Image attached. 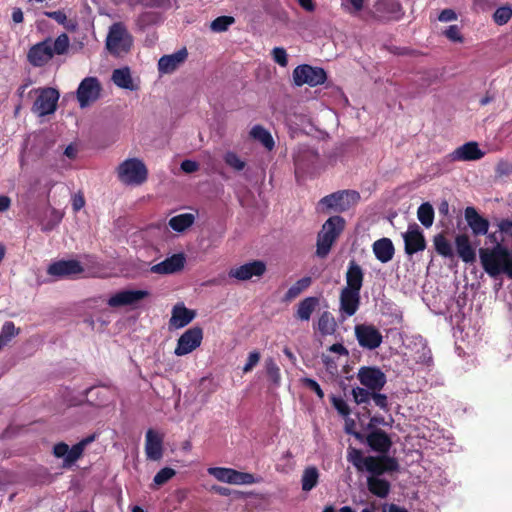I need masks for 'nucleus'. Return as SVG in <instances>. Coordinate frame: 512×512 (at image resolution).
Here are the masks:
<instances>
[{
  "label": "nucleus",
  "instance_id": "nucleus-1",
  "mask_svg": "<svg viewBox=\"0 0 512 512\" xmlns=\"http://www.w3.org/2000/svg\"><path fill=\"white\" fill-rule=\"evenodd\" d=\"M479 258L483 270L492 278L505 274L512 279V249L502 243L479 249Z\"/></svg>",
  "mask_w": 512,
  "mask_h": 512
},
{
  "label": "nucleus",
  "instance_id": "nucleus-2",
  "mask_svg": "<svg viewBox=\"0 0 512 512\" xmlns=\"http://www.w3.org/2000/svg\"><path fill=\"white\" fill-rule=\"evenodd\" d=\"M346 221L342 216L329 217L317 234L316 255L325 258L330 253L332 246L345 229Z\"/></svg>",
  "mask_w": 512,
  "mask_h": 512
},
{
  "label": "nucleus",
  "instance_id": "nucleus-3",
  "mask_svg": "<svg viewBox=\"0 0 512 512\" xmlns=\"http://www.w3.org/2000/svg\"><path fill=\"white\" fill-rule=\"evenodd\" d=\"M485 153L479 148L477 142H467L453 152L447 154L442 160L434 164L435 173L442 174L451 170L450 165L456 161H475L483 158Z\"/></svg>",
  "mask_w": 512,
  "mask_h": 512
},
{
  "label": "nucleus",
  "instance_id": "nucleus-4",
  "mask_svg": "<svg viewBox=\"0 0 512 512\" xmlns=\"http://www.w3.org/2000/svg\"><path fill=\"white\" fill-rule=\"evenodd\" d=\"M360 194L355 190H340L323 197L318 206L321 211L342 213L356 206L360 201Z\"/></svg>",
  "mask_w": 512,
  "mask_h": 512
},
{
  "label": "nucleus",
  "instance_id": "nucleus-5",
  "mask_svg": "<svg viewBox=\"0 0 512 512\" xmlns=\"http://www.w3.org/2000/svg\"><path fill=\"white\" fill-rule=\"evenodd\" d=\"M116 173L122 184L137 186L146 181L148 170L141 159L128 158L118 165Z\"/></svg>",
  "mask_w": 512,
  "mask_h": 512
},
{
  "label": "nucleus",
  "instance_id": "nucleus-6",
  "mask_svg": "<svg viewBox=\"0 0 512 512\" xmlns=\"http://www.w3.org/2000/svg\"><path fill=\"white\" fill-rule=\"evenodd\" d=\"M30 95L34 97L31 111L38 117L51 115L56 111L60 97L57 89L52 87L37 88L32 90Z\"/></svg>",
  "mask_w": 512,
  "mask_h": 512
},
{
  "label": "nucleus",
  "instance_id": "nucleus-7",
  "mask_svg": "<svg viewBox=\"0 0 512 512\" xmlns=\"http://www.w3.org/2000/svg\"><path fill=\"white\" fill-rule=\"evenodd\" d=\"M133 44V38L124 24L114 23L106 38L107 50L115 55L121 56L129 52Z\"/></svg>",
  "mask_w": 512,
  "mask_h": 512
},
{
  "label": "nucleus",
  "instance_id": "nucleus-8",
  "mask_svg": "<svg viewBox=\"0 0 512 512\" xmlns=\"http://www.w3.org/2000/svg\"><path fill=\"white\" fill-rule=\"evenodd\" d=\"M327 79V74L323 68L313 67L308 64L297 66L293 71V80L295 85L317 86L323 84Z\"/></svg>",
  "mask_w": 512,
  "mask_h": 512
},
{
  "label": "nucleus",
  "instance_id": "nucleus-9",
  "mask_svg": "<svg viewBox=\"0 0 512 512\" xmlns=\"http://www.w3.org/2000/svg\"><path fill=\"white\" fill-rule=\"evenodd\" d=\"M357 379L371 391H381L387 382L385 373L376 366H362L358 370Z\"/></svg>",
  "mask_w": 512,
  "mask_h": 512
},
{
  "label": "nucleus",
  "instance_id": "nucleus-10",
  "mask_svg": "<svg viewBox=\"0 0 512 512\" xmlns=\"http://www.w3.org/2000/svg\"><path fill=\"white\" fill-rule=\"evenodd\" d=\"M203 340V330L199 326L187 329L178 339L174 353L184 356L197 349Z\"/></svg>",
  "mask_w": 512,
  "mask_h": 512
},
{
  "label": "nucleus",
  "instance_id": "nucleus-11",
  "mask_svg": "<svg viewBox=\"0 0 512 512\" xmlns=\"http://www.w3.org/2000/svg\"><path fill=\"white\" fill-rule=\"evenodd\" d=\"M145 10L137 19V27L144 33H151L159 20V0H138Z\"/></svg>",
  "mask_w": 512,
  "mask_h": 512
},
{
  "label": "nucleus",
  "instance_id": "nucleus-12",
  "mask_svg": "<svg viewBox=\"0 0 512 512\" xmlns=\"http://www.w3.org/2000/svg\"><path fill=\"white\" fill-rule=\"evenodd\" d=\"M367 472L371 476H381L384 473L397 472L400 469L398 460L388 455L367 456Z\"/></svg>",
  "mask_w": 512,
  "mask_h": 512
},
{
  "label": "nucleus",
  "instance_id": "nucleus-13",
  "mask_svg": "<svg viewBox=\"0 0 512 512\" xmlns=\"http://www.w3.org/2000/svg\"><path fill=\"white\" fill-rule=\"evenodd\" d=\"M355 336L359 345L369 350L378 348L383 341L381 332L371 324L356 325Z\"/></svg>",
  "mask_w": 512,
  "mask_h": 512
},
{
  "label": "nucleus",
  "instance_id": "nucleus-14",
  "mask_svg": "<svg viewBox=\"0 0 512 512\" xmlns=\"http://www.w3.org/2000/svg\"><path fill=\"white\" fill-rule=\"evenodd\" d=\"M101 92V84L96 77L84 78L77 89V100L81 108H85L95 102Z\"/></svg>",
  "mask_w": 512,
  "mask_h": 512
},
{
  "label": "nucleus",
  "instance_id": "nucleus-15",
  "mask_svg": "<svg viewBox=\"0 0 512 512\" xmlns=\"http://www.w3.org/2000/svg\"><path fill=\"white\" fill-rule=\"evenodd\" d=\"M402 236L404 251L408 256L425 250L427 243L422 230L416 223L409 225L408 230Z\"/></svg>",
  "mask_w": 512,
  "mask_h": 512
},
{
  "label": "nucleus",
  "instance_id": "nucleus-16",
  "mask_svg": "<svg viewBox=\"0 0 512 512\" xmlns=\"http://www.w3.org/2000/svg\"><path fill=\"white\" fill-rule=\"evenodd\" d=\"M401 10L397 0H377L374 4L373 17L378 21L399 20L402 15Z\"/></svg>",
  "mask_w": 512,
  "mask_h": 512
},
{
  "label": "nucleus",
  "instance_id": "nucleus-17",
  "mask_svg": "<svg viewBox=\"0 0 512 512\" xmlns=\"http://www.w3.org/2000/svg\"><path fill=\"white\" fill-rule=\"evenodd\" d=\"M148 295L145 290H122L112 295L107 303L110 307L119 308L135 306Z\"/></svg>",
  "mask_w": 512,
  "mask_h": 512
},
{
  "label": "nucleus",
  "instance_id": "nucleus-18",
  "mask_svg": "<svg viewBox=\"0 0 512 512\" xmlns=\"http://www.w3.org/2000/svg\"><path fill=\"white\" fill-rule=\"evenodd\" d=\"M84 271L79 261L59 260L49 265L47 273L57 278L75 277Z\"/></svg>",
  "mask_w": 512,
  "mask_h": 512
},
{
  "label": "nucleus",
  "instance_id": "nucleus-19",
  "mask_svg": "<svg viewBox=\"0 0 512 512\" xmlns=\"http://www.w3.org/2000/svg\"><path fill=\"white\" fill-rule=\"evenodd\" d=\"M366 443L380 455H387L393 444L390 436L380 428H375L366 436Z\"/></svg>",
  "mask_w": 512,
  "mask_h": 512
},
{
  "label": "nucleus",
  "instance_id": "nucleus-20",
  "mask_svg": "<svg viewBox=\"0 0 512 512\" xmlns=\"http://www.w3.org/2000/svg\"><path fill=\"white\" fill-rule=\"evenodd\" d=\"M266 271V265L263 261L254 260L243 264L230 271L229 275L241 281L251 279L253 276L261 277Z\"/></svg>",
  "mask_w": 512,
  "mask_h": 512
},
{
  "label": "nucleus",
  "instance_id": "nucleus-21",
  "mask_svg": "<svg viewBox=\"0 0 512 512\" xmlns=\"http://www.w3.org/2000/svg\"><path fill=\"white\" fill-rule=\"evenodd\" d=\"M53 57L52 40L47 39L41 43L34 45L29 53L28 59L34 66H43Z\"/></svg>",
  "mask_w": 512,
  "mask_h": 512
},
{
  "label": "nucleus",
  "instance_id": "nucleus-22",
  "mask_svg": "<svg viewBox=\"0 0 512 512\" xmlns=\"http://www.w3.org/2000/svg\"><path fill=\"white\" fill-rule=\"evenodd\" d=\"M361 296L359 292L342 289L339 296V310L343 317L353 316L359 309Z\"/></svg>",
  "mask_w": 512,
  "mask_h": 512
},
{
  "label": "nucleus",
  "instance_id": "nucleus-23",
  "mask_svg": "<svg viewBox=\"0 0 512 512\" xmlns=\"http://www.w3.org/2000/svg\"><path fill=\"white\" fill-rule=\"evenodd\" d=\"M464 216L474 236L487 234L490 223L486 218L481 216L474 207H467L464 211Z\"/></svg>",
  "mask_w": 512,
  "mask_h": 512
},
{
  "label": "nucleus",
  "instance_id": "nucleus-24",
  "mask_svg": "<svg viewBox=\"0 0 512 512\" xmlns=\"http://www.w3.org/2000/svg\"><path fill=\"white\" fill-rule=\"evenodd\" d=\"M196 317V311L188 309L183 303L173 307L172 316L169 320V329H179L187 326Z\"/></svg>",
  "mask_w": 512,
  "mask_h": 512
},
{
  "label": "nucleus",
  "instance_id": "nucleus-25",
  "mask_svg": "<svg viewBox=\"0 0 512 512\" xmlns=\"http://www.w3.org/2000/svg\"><path fill=\"white\" fill-rule=\"evenodd\" d=\"M363 280L364 273L361 266L358 265L355 260H351L346 272V286L344 289L360 293L363 286Z\"/></svg>",
  "mask_w": 512,
  "mask_h": 512
},
{
  "label": "nucleus",
  "instance_id": "nucleus-26",
  "mask_svg": "<svg viewBox=\"0 0 512 512\" xmlns=\"http://www.w3.org/2000/svg\"><path fill=\"white\" fill-rule=\"evenodd\" d=\"M113 83L122 89L135 91L138 89V81L132 76L129 67H121L112 72Z\"/></svg>",
  "mask_w": 512,
  "mask_h": 512
},
{
  "label": "nucleus",
  "instance_id": "nucleus-27",
  "mask_svg": "<svg viewBox=\"0 0 512 512\" xmlns=\"http://www.w3.org/2000/svg\"><path fill=\"white\" fill-rule=\"evenodd\" d=\"M455 246L457 254L463 262L474 263L476 261V251L467 234H458L455 237Z\"/></svg>",
  "mask_w": 512,
  "mask_h": 512
},
{
  "label": "nucleus",
  "instance_id": "nucleus-28",
  "mask_svg": "<svg viewBox=\"0 0 512 512\" xmlns=\"http://www.w3.org/2000/svg\"><path fill=\"white\" fill-rule=\"evenodd\" d=\"M372 250L376 259L382 263L391 261L395 254L393 242L386 237L376 240L372 245Z\"/></svg>",
  "mask_w": 512,
  "mask_h": 512
},
{
  "label": "nucleus",
  "instance_id": "nucleus-29",
  "mask_svg": "<svg viewBox=\"0 0 512 512\" xmlns=\"http://www.w3.org/2000/svg\"><path fill=\"white\" fill-rule=\"evenodd\" d=\"M188 57L185 47L170 55H162V74L174 72Z\"/></svg>",
  "mask_w": 512,
  "mask_h": 512
},
{
  "label": "nucleus",
  "instance_id": "nucleus-30",
  "mask_svg": "<svg viewBox=\"0 0 512 512\" xmlns=\"http://www.w3.org/2000/svg\"><path fill=\"white\" fill-rule=\"evenodd\" d=\"M319 305V299L314 296L306 297L297 305L295 317L301 321H309L312 313Z\"/></svg>",
  "mask_w": 512,
  "mask_h": 512
},
{
  "label": "nucleus",
  "instance_id": "nucleus-31",
  "mask_svg": "<svg viewBox=\"0 0 512 512\" xmlns=\"http://www.w3.org/2000/svg\"><path fill=\"white\" fill-rule=\"evenodd\" d=\"M367 488L371 494L379 498H386L390 492L391 484L388 480L379 478V476H369L367 478Z\"/></svg>",
  "mask_w": 512,
  "mask_h": 512
},
{
  "label": "nucleus",
  "instance_id": "nucleus-32",
  "mask_svg": "<svg viewBox=\"0 0 512 512\" xmlns=\"http://www.w3.org/2000/svg\"><path fill=\"white\" fill-rule=\"evenodd\" d=\"M316 329L321 336L333 335L337 330V323L333 314L323 311L317 321Z\"/></svg>",
  "mask_w": 512,
  "mask_h": 512
},
{
  "label": "nucleus",
  "instance_id": "nucleus-33",
  "mask_svg": "<svg viewBox=\"0 0 512 512\" xmlns=\"http://www.w3.org/2000/svg\"><path fill=\"white\" fill-rule=\"evenodd\" d=\"M186 258L183 253L173 254L162 261V274H174L183 270Z\"/></svg>",
  "mask_w": 512,
  "mask_h": 512
},
{
  "label": "nucleus",
  "instance_id": "nucleus-34",
  "mask_svg": "<svg viewBox=\"0 0 512 512\" xmlns=\"http://www.w3.org/2000/svg\"><path fill=\"white\" fill-rule=\"evenodd\" d=\"M64 216V213L55 208H48L45 211L44 216L40 220L42 231H51L60 224Z\"/></svg>",
  "mask_w": 512,
  "mask_h": 512
},
{
  "label": "nucleus",
  "instance_id": "nucleus-35",
  "mask_svg": "<svg viewBox=\"0 0 512 512\" xmlns=\"http://www.w3.org/2000/svg\"><path fill=\"white\" fill-rule=\"evenodd\" d=\"M146 454L149 459H160V436L155 430H148L146 434Z\"/></svg>",
  "mask_w": 512,
  "mask_h": 512
},
{
  "label": "nucleus",
  "instance_id": "nucleus-36",
  "mask_svg": "<svg viewBox=\"0 0 512 512\" xmlns=\"http://www.w3.org/2000/svg\"><path fill=\"white\" fill-rule=\"evenodd\" d=\"M194 222H195L194 214L183 213V214H179V215L172 217L169 220L168 225L172 230L181 233V232H184L185 230H187L188 228H190L194 224Z\"/></svg>",
  "mask_w": 512,
  "mask_h": 512
},
{
  "label": "nucleus",
  "instance_id": "nucleus-37",
  "mask_svg": "<svg viewBox=\"0 0 512 512\" xmlns=\"http://www.w3.org/2000/svg\"><path fill=\"white\" fill-rule=\"evenodd\" d=\"M250 136L259 141L267 150H272L275 146L271 133L262 125H255L250 131Z\"/></svg>",
  "mask_w": 512,
  "mask_h": 512
},
{
  "label": "nucleus",
  "instance_id": "nucleus-38",
  "mask_svg": "<svg viewBox=\"0 0 512 512\" xmlns=\"http://www.w3.org/2000/svg\"><path fill=\"white\" fill-rule=\"evenodd\" d=\"M319 472L316 467H307L302 474L301 485L303 491H311L318 484Z\"/></svg>",
  "mask_w": 512,
  "mask_h": 512
},
{
  "label": "nucleus",
  "instance_id": "nucleus-39",
  "mask_svg": "<svg viewBox=\"0 0 512 512\" xmlns=\"http://www.w3.org/2000/svg\"><path fill=\"white\" fill-rule=\"evenodd\" d=\"M312 283V279L309 276L303 277L296 281L286 292L284 300L291 301L298 297L303 291L308 289Z\"/></svg>",
  "mask_w": 512,
  "mask_h": 512
},
{
  "label": "nucleus",
  "instance_id": "nucleus-40",
  "mask_svg": "<svg viewBox=\"0 0 512 512\" xmlns=\"http://www.w3.org/2000/svg\"><path fill=\"white\" fill-rule=\"evenodd\" d=\"M93 440L94 436H90L73 445L71 448H68V455L64 459L65 464H72L78 460L81 457L85 447Z\"/></svg>",
  "mask_w": 512,
  "mask_h": 512
},
{
  "label": "nucleus",
  "instance_id": "nucleus-41",
  "mask_svg": "<svg viewBox=\"0 0 512 512\" xmlns=\"http://www.w3.org/2000/svg\"><path fill=\"white\" fill-rule=\"evenodd\" d=\"M433 243L435 250L439 255L445 258H452L454 256L452 245L443 234L435 235Z\"/></svg>",
  "mask_w": 512,
  "mask_h": 512
},
{
  "label": "nucleus",
  "instance_id": "nucleus-42",
  "mask_svg": "<svg viewBox=\"0 0 512 512\" xmlns=\"http://www.w3.org/2000/svg\"><path fill=\"white\" fill-rule=\"evenodd\" d=\"M417 217L421 224L429 228L434 221V209L429 202L422 203L417 210Z\"/></svg>",
  "mask_w": 512,
  "mask_h": 512
},
{
  "label": "nucleus",
  "instance_id": "nucleus-43",
  "mask_svg": "<svg viewBox=\"0 0 512 512\" xmlns=\"http://www.w3.org/2000/svg\"><path fill=\"white\" fill-rule=\"evenodd\" d=\"M347 460L353 464L358 471L367 470V457L363 456L360 449L349 447L347 450Z\"/></svg>",
  "mask_w": 512,
  "mask_h": 512
},
{
  "label": "nucleus",
  "instance_id": "nucleus-44",
  "mask_svg": "<svg viewBox=\"0 0 512 512\" xmlns=\"http://www.w3.org/2000/svg\"><path fill=\"white\" fill-rule=\"evenodd\" d=\"M19 333L13 322L7 321L0 331V350H2Z\"/></svg>",
  "mask_w": 512,
  "mask_h": 512
},
{
  "label": "nucleus",
  "instance_id": "nucleus-45",
  "mask_svg": "<svg viewBox=\"0 0 512 512\" xmlns=\"http://www.w3.org/2000/svg\"><path fill=\"white\" fill-rule=\"evenodd\" d=\"M265 371L269 380L274 385H279L281 380L280 368L273 358H267L265 360Z\"/></svg>",
  "mask_w": 512,
  "mask_h": 512
},
{
  "label": "nucleus",
  "instance_id": "nucleus-46",
  "mask_svg": "<svg viewBox=\"0 0 512 512\" xmlns=\"http://www.w3.org/2000/svg\"><path fill=\"white\" fill-rule=\"evenodd\" d=\"M437 80V76L431 73H423L415 82L417 85L415 95L425 93L427 89Z\"/></svg>",
  "mask_w": 512,
  "mask_h": 512
},
{
  "label": "nucleus",
  "instance_id": "nucleus-47",
  "mask_svg": "<svg viewBox=\"0 0 512 512\" xmlns=\"http://www.w3.org/2000/svg\"><path fill=\"white\" fill-rule=\"evenodd\" d=\"M223 159L225 164L234 171H242L246 167V162L233 151L226 152Z\"/></svg>",
  "mask_w": 512,
  "mask_h": 512
},
{
  "label": "nucleus",
  "instance_id": "nucleus-48",
  "mask_svg": "<svg viewBox=\"0 0 512 512\" xmlns=\"http://www.w3.org/2000/svg\"><path fill=\"white\" fill-rule=\"evenodd\" d=\"M373 391L364 387H355L352 389L353 400L356 404H369L372 399Z\"/></svg>",
  "mask_w": 512,
  "mask_h": 512
},
{
  "label": "nucleus",
  "instance_id": "nucleus-49",
  "mask_svg": "<svg viewBox=\"0 0 512 512\" xmlns=\"http://www.w3.org/2000/svg\"><path fill=\"white\" fill-rule=\"evenodd\" d=\"M234 469L224 467H211L208 473L214 476L217 480L227 483H232Z\"/></svg>",
  "mask_w": 512,
  "mask_h": 512
},
{
  "label": "nucleus",
  "instance_id": "nucleus-50",
  "mask_svg": "<svg viewBox=\"0 0 512 512\" xmlns=\"http://www.w3.org/2000/svg\"><path fill=\"white\" fill-rule=\"evenodd\" d=\"M234 22L235 19L232 16H219L211 22L210 28L214 32H224Z\"/></svg>",
  "mask_w": 512,
  "mask_h": 512
},
{
  "label": "nucleus",
  "instance_id": "nucleus-51",
  "mask_svg": "<svg viewBox=\"0 0 512 512\" xmlns=\"http://www.w3.org/2000/svg\"><path fill=\"white\" fill-rule=\"evenodd\" d=\"M70 45V40L67 34L63 33L59 35L54 41H52L53 55H62L67 52Z\"/></svg>",
  "mask_w": 512,
  "mask_h": 512
},
{
  "label": "nucleus",
  "instance_id": "nucleus-52",
  "mask_svg": "<svg viewBox=\"0 0 512 512\" xmlns=\"http://www.w3.org/2000/svg\"><path fill=\"white\" fill-rule=\"evenodd\" d=\"M512 18V8L501 6L493 14V20L497 25H505Z\"/></svg>",
  "mask_w": 512,
  "mask_h": 512
},
{
  "label": "nucleus",
  "instance_id": "nucleus-53",
  "mask_svg": "<svg viewBox=\"0 0 512 512\" xmlns=\"http://www.w3.org/2000/svg\"><path fill=\"white\" fill-rule=\"evenodd\" d=\"M46 15L49 18L54 19L59 24L63 25L66 29H75V23L70 20L68 21L66 14L62 11L46 12Z\"/></svg>",
  "mask_w": 512,
  "mask_h": 512
},
{
  "label": "nucleus",
  "instance_id": "nucleus-54",
  "mask_svg": "<svg viewBox=\"0 0 512 512\" xmlns=\"http://www.w3.org/2000/svg\"><path fill=\"white\" fill-rule=\"evenodd\" d=\"M331 403L340 415H342L344 417H347L350 415L351 409L348 406V404L346 403V401L344 399H342L341 397H337V396L333 395L331 397Z\"/></svg>",
  "mask_w": 512,
  "mask_h": 512
},
{
  "label": "nucleus",
  "instance_id": "nucleus-55",
  "mask_svg": "<svg viewBox=\"0 0 512 512\" xmlns=\"http://www.w3.org/2000/svg\"><path fill=\"white\" fill-rule=\"evenodd\" d=\"M255 482L253 474L239 472L234 470L231 484H253Z\"/></svg>",
  "mask_w": 512,
  "mask_h": 512
},
{
  "label": "nucleus",
  "instance_id": "nucleus-56",
  "mask_svg": "<svg viewBox=\"0 0 512 512\" xmlns=\"http://www.w3.org/2000/svg\"><path fill=\"white\" fill-rule=\"evenodd\" d=\"M272 58L277 64H279L282 67H285L288 64L286 50L282 47H275L272 50Z\"/></svg>",
  "mask_w": 512,
  "mask_h": 512
},
{
  "label": "nucleus",
  "instance_id": "nucleus-57",
  "mask_svg": "<svg viewBox=\"0 0 512 512\" xmlns=\"http://www.w3.org/2000/svg\"><path fill=\"white\" fill-rule=\"evenodd\" d=\"M444 35L452 42H463V36L457 25H450L445 31Z\"/></svg>",
  "mask_w": 512,
  "mask_h": 512
},
{
  "label": "nucleus",
  "instance_id": "nucleus-58",
  "mask_svg": "<svg viewBox=\"0 0 512 512\" xmlns=\"http://www.w3.org/2000/svg\"><path fill=\"white\" fill-rule=\"evenodd\" d=\"M302 384L308 388L309 390L313 391L321 400L324 398V392L321 389L320 385L317 381H315L312 378H303Z\"/></svg>",
  "mask_w": 512,
  "mask_h": 512
},
{
  "label": "nucleus",
  "instance_id": "nucleus-59",
  "mask_svg": "<svg viewBox=\"0 0 512 512\" xmlns=\"http://www.w3.org/2000/svg\"><path fill=\"white\" fill-rule=\"evenodd\" d=\"M380 391H373L372 400L376 406L385 412L389 411L388 398L385 394L379 393Z\"/></svg>",
  "mask_w": 512,
  "mask_h": 512
},
{
  "label": "nucleus",
  "instance_id": "nucleus-60",
  "mask_svg": "<svg viewBox=\"0 0 512 512\" xmlns=\"http://www.w3.org/2000/svg\"><path fill=\"white\" fill-rule=\"evenodd\" d=\"M260 353L258 351H252L249 353L247 362L243 367V372L248 373L253 370V368L258 364L260 361Z\"/></svg>",
  "mask_w": 512,
  "mask_h": 512
},
{
  "label": "nucleus",
  "instance_id": "nucleus-61",
  "mask_svg": "<svg viewBox=\"0 0 512 512\" xmlns=\"http://www.w3.org/2000/svg\"><path fill=\"white\" fill-rule=\"evenodd\" d=\"M350 6H344L345 10L351 14H358L364 7V0H348Z\"/></svg>",
  "mask_w": 512,
  "mask_h": 512
},
{
  "label": "nucleus",
  "instance_id": "nucleus-62",
  "mask_svg": "<svg viewBox=\"0 0 512 512\" xmlns=\"http://www.w3.org/2000/svg\"><path fill=\"white\" fill-rule=\"evenodd\" d=\"M498 230L502 234L509 235L512 237V220L502 219L498 223Z\"/></svg>",
  "mask_w": 512,
  "mask_h": 512
},
{
  "label": "nucleus",
  "instance_id": "nucleus-63",
  "mask_svg": "<svg viewBox=\"0 0 512 512\" xmlns=\"http://www.w3.org/2000/svg\"><path fill=\"white\" fill-rule=\"evenodd\" d=\"M181 169L185 173H193L199 169V163L193 160H184L181 162Z\"/></svg>",
  "mask_w": 512,
  "mask_h": 512
},
{
  "label": "nucleus",
  "instance_id": "nucleus-64",
  "mask_svg": "<svg viewBox=\"0 0 512 512\" xmlns=\"http://www.w3.org/2000/svg\"><path fill=\"white\" fill-rule=\"evenodd\" d=\"M457 19V14L452 9H444L440 12L438 20L441 22H449Z\"/></svg>",
  "mask_w": 512,
  "mask_h": 512
}]
</instances>
